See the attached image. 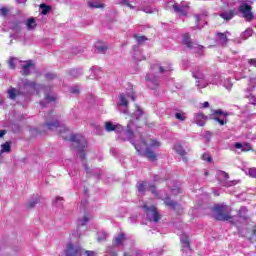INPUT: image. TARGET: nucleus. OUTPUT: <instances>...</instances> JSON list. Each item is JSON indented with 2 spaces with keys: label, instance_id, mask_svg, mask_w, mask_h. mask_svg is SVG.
Instances as JSON below:
<instances>
[{
  "label": "nucleus",
  "instance_id": "27",
  "mask_svg": "<svg viewBox=\"0 0 256 256\" xmlns=\"http://www.w3.org/2000/svg\"><path fill=\"white\" fill-rule=\"evenodd\" d=\"M134 39L137 41V43H139V45H141V43H145V41H148V38L146 36H139L137 34H135Z\"/></svg>",
  "mask_w": 256,
  "mask_h": 256
},
{
  "label": "nucleus",
  "instance_id": "62",
  "mask_svg": "<svg viewBox=\"0 0 256 256\" xmlns=\"http://www.w3.org/2000/svg\"><path fill=\"white\" fill-rule=\"evenodd\" d=\"M227 115H228V114H227V112H226V113H225V117H227Z\"/></svg>",
  "mask_w": 256,
  "mask_h": 256
},
{
  "label": "nucleus",
  "instance_id": "11",
  "mask_svg": "<svg viewBox=\"0 0 256 256\" xmlns=\"http://www.w3.org/2000/svg\"><path fill=\"white\" fill-rule=\"evenodd\" d=\"M235 149H240L242 152H247V151H253V147L251 146L250 143H239L236 142L234 144Z\"/></svg>",
  "mask_w": 256,
  "mask_h": 256
},
{
  "label": "nucleus",
  "instance_id": "2",
  "mask_svg": "<svg viewBox=\"0 0 256 256\" xmlns=\"http://www.w3.org/2000/svg\"><path fill=\"white\" fill-rule=\"evenodd\" d=\"M131 143L134 149H136L138 155H140V157H146L148 161H157L158 155L157 153H155L154 149H156V147H161V142L151 138H147L146 140L141 138V144L144 145L145 147L144 152H141V150L139 149V147H137V144H135V142Z\"/></svg>",
  "mask_w": 256,
  "mask_h": 256
},
{
  "label": "nucleus",
  "instance_id": "1",
  "mask_svg": "<svg viewBox=\"0 0 256 256\" xmlns=\"http://www.w3.org/2000/svg\"><path fill=\"white\" fill-rule=\"evenodd\" d=\"M69 131V128L63 127L62 129L59 130V135L64 139V141H71L72 143H75L73 146V149H78L79 154H80V159L82 161H85L87 159V140L85 137L79 135V134H74L70 136V139L63 135V133H67Z\"/></svg>",
  "mask_w": 256,
  "mask_h": 256
},
{
  "label": "nucleus",
  "instance_id": "19",
  "mask_svg": "<svg viewBox=\"0 0 256 256\" xmlns=\"http://www.w3.org/2000/svg\"><path fill=\"white\" fill-rule=\"evenodd\" d=\"M24 89H31L35 91L37 89V83L34 81L25 80L24 81Z\"/></svg>",
  "mask_w": 256,
  "mask_h": 256
},
{
  "label": "nucleus",
  "instance_id": "46",
  "mask_svg": "<svg viewBox=\"0 0 256 256\" xmlns=\"http://www.w3.org/2000/svg\"><path fill=\"white\" fill-rule=\"evenodd\" d=\"M98 241H107V234L103 233L102 236L98 238Z\"/></svg>",
  "mask_w": 256,
  "mask_h": 256
},
{
  "label": "nucleus",
  "instance_id": "49",
  "mask_svg": "<svg viewBox=\"0 0 256 256\" xmlns=\"http://www.w3.org/2000/svg\"><path fill=\"white\" fill-rule=\"evenodd\" d=\"M89 222V218L87 216H84L82 225H86Z\"/></svg>",
  "mask_w": 256,
  "mask_h": 256
},
{
  "label": "nucleus",
  "instance_id": "58",
  "mask_svg": "<svg viewBox=\"0 0 256 256\" xmlns=\"http://www.w3.org/2000/svg\"><path fill=\"white\" fill-rule=\"evenodd\" d=\"M229 219V215H225V221H227Z\"/></svg>",
  "mask_w": 256,
  "mask_h": 256
},
{
  "label": "nucleus",
  "instance_id": "51",
  "mask_svg": "<svg viewBox=\"0 0 256 256\" xmlns=\"http://www.w3.org/2000/svg\"><path fill=\"white\" fill-rule=\"evenodd\" d=\"M202 107H203L204 109H207V107H209V102H204V103L202 104Z\"/></svg>",
  "mask_w": 256,
  "mask_h": 256
},
{
  "label": "nucleus",
  "instance_id": "20",
  "mask_svg": "<svg viewBox=\"0 0 256 256\" xmlns=\"http://www.w3.org/2000/svg\"><path fill=\"white\" fill-rule=\"evenodd\" d=\"M229 174L225 173V187H233V185H237L238 183H240L239 180H233V181H229Z\"/></svg>",
  "mask_w": 256,
  "mask_h": 256
},
{
  "label": "nucleus",
  "instance_id": "63",
  "mask_svg": "<svg viewBox=\"0 0 256 256\" xmlns=\"http://www.w3.org/2000/svg\"><path fill=\"white\" fill-rule=\"evenodd\" d=\"M226 35H229V32H226Z\"/></svg>",
  "mask_w": 256,
  "mask_h": 256
},
{
  "label": "nucleus",
  "instance_id": "7",
  "mask_svg": "<svg viewBox=\"0 0 256 256\" xmlns=\"http://www.w3.org/2000/svg\"><path fill=\"white\" fill-rule=\"evenodd\" d=\"M44 127H47L49 131H55V129H59L61 127V124L59 123V120L53 116V111L49 113V118L44 123Z\"/></svg>",
  "mask_w": 256,
  "mask_h": 256
},
{
  "label": "nucleus",
  "instance_id": "45",
  "mask_svg": "<svg viewBox=\"0 0 256 256\" xmlns=\"http://www.w3.org/2000/svg\"><path fill=\"white\" fill-rule=\"evenodd\" d=\"M45 99L47 100V101H55V97H53V96H51V95H49V94H47L46 96H45Z\"/></svg>",
  "mask_w": 256,
  "mask_h": 256
},
{
  "label": "nucleus",
  "instance_id": "60",
  "mask_svg": "<svg viewBox=\"0 0 256 256\" xmlns=\"http://www.w3.org/2000/svg\"><path fill=\"white\" fill-rule=\"evenodd\" d=\"M183 200V196H179V201H182Z\"/></svg>",
  "mask_w": 256,
  "mask_h": 256
},
{
  "label": "nucleus",
  "instance_id": "35",
  "mask_svg": "<svg viewBox=\"0 0 256 256\" xmlns=\"http://www.w3.org/2000/svg\"><path fill=\"white\" fill-rule=\"evenodd\" d=\"M202 159L203 161H207V163H213V157L209 154H203Z\"/></svg>",
  "mask_w": 256,
  "mask_h": 256
},
{
  "label": "nucleus",
  "instance_id": "16",
  "mask_svg": "<svg viewBox=\"0 0 256 256\" xmlns=\"http://www.w3.org/2000/svg\"><path fill=\"white\" fill-rule=\"evenodd\" d=\"M252 35H253V29L248 28L244 32L241 33L240 38L243 41H247V39H249V37H251Z\"/></svg>",
  "mask_w": 256,
  "mask_h": 256
},
{
  "label": "nucleus",
  "instance_id": "25",
  "mask_svg": "<svg viewBox=\"0 0 256 256\" xmlns=\"http://www.w3.org/2000/svg\"><path fill=\"white\" fill-rule=\"evenodd\" d=\"M27 27H28L29 31H31L32 29H35V27H37V23L35 22V18H29L28 19Z\"/></svg>",
  "mask_w": 256,
  "mask_h": 256
},
{
  "label": "nucleus",
  "instance_id": "23",
  "mask_svg": "<svg viewBox=\"0 0 256 256\" xmlns=\"http://www.w3.org/2000/svg\"><path fill=\"white\" fill-rule=\"evenodd\" d=\"M1 147V153H11V142H5Z\"/></svg>",
  "mask_w": 256,
  "mask_h": 256
},
{
  "label": "nucleus",
  "instance_id": "37",
  "mask_svg": "<svg viewBox=\"0 0 256 256\" xmlns=\"http://www.w3.org/2000/svg\"><path fill=\"white\" fill-rule=\"evenodd\" d=\"M121 5H125L126 7H129L130 9H135V6H133L129 1L122 0Z\"/></svg>",
  "mask_w": 256,
  "mask_h": 256
},
{
  "label": "nucleus",
  "instance_id": "26",
  "mask_svg": "<svg viewBox=\"0 0 256 256\" xmlns=\"http://www.w3.org/2000/svg\"><path fill=\"white\" fill-rule=\"evenodd\" d=\"M88 6L90 7V9H104L105 8V4H99V3H93V2H89Z\"/></svg>",
  "mask_w": 256,
  "mask_h": 256
},
{
  "label": "nucleus",
  "instance_id": "30",
  "mask_svg": "<svg viewBox=\"0 0 256 256\" xmlns=\"http://www.w3.org/2000/svg\"><path fill=\"white\" fill-rule=\"evenodd\" d=\"M119 99H120V105H122L123 107H127L129 105V101H127L125 94H120Z\"/></svg>",
  "mask_w": 256,
  "mask_h": 256
},
{
  "label": "nucleus",
  "instance_id": "54",
  "mask_svg": "<svg viewBox=\"0 0 256 256\" xmlns=\"http://www.w3.org/2000/svg\"><path fill=\"white\" fill-rule=\"evenodd\" d=\"M217 35H219L220 37H224L225 36V34L221 33V32H218Z\"/></svg>",
  "mask_w": 256,
  "mask_h": 256
},
{
  "label": "nucleus",
  "instance_id": "15",
  "mask_svg": "<svg viewBox=\"0 0 256 256\" xmlns=\"http://www.w3.org/2000/svg\"><path fill=\"white\" fill-rule=\"evenodd\" d=\"M95 47L100 53H105V51L109 49L107 45H105V43L101 40L96 41Z\"/></svg>",
  "mask_w": 256,
  "mask_h": 256
},
{
  "label": "nucleus",
  "instance_id": "22",
  "mask_svg": "<svg viewBox=\"0 0 256 256\" xmlns=\"http://www.w3.org/2000/svg\"><path fill=\"white\" fill-rule=\"evenodd\" d=\"M176 153L180 155V157H185L187 155V152H185V149H183V146L181 144H178L174 147Z\"/></svg>",
  "mask_w": 256,
  "mask_h": 256
},
{
  "label": "nucleus",
  "instance_id": "12",
  "mask_svg": "<svg viewBox=\"0 0 256 256\" xmlns=\"http://www.w3.org/2000/svg\"><path fill=\"white\" fill-rule=\"evenodd\" d=\"M119 127H121V125H115L111 121L104 122V129H105V131H107V133L117 131V129H119Z\"/></svg>",
  "mask_w": 256,
  "mask_h": 256
},
{
  "label": "nucleus",
  "instance_id": "42",
  "mask_svg": "<svg viewBox=\"0 0 256 256\" xmlns=\"http://www.w3.org/2000/svg\"><path fill=\"white\" fill-rule=\"evenodd\" d=\"M175 117L179 120V121H185V116L181 113H176Z\"/></svg>",
  "mask_w": 256,
  "mask_h": 256
},
{
  "label": "nucleus",
  "instance_id": "52",
  "mask_svg": "<svg viewBox=\"0 0 256 256\" xmlns=\"http://www.w3.org/2000/svg\"><path fill=\"white\" fill-rule=\"evenodd\" d=\"M71 93H74V94H79V90L77 88H74Z\"/></svg>",
  "mask_w": 256,
  "mask_h": 256
},
{
  "label": "nucleus",
  "instance_id": "32",
  "mask_svg": "<svg viewBox=\"0 0 256 256\" xmlns=\"http://www.w3.org/2000/svg\"><path fill=\"white\" fill-rule=\"evenodd\" d=\"M246 175H248L252 179H256V168L255 167L249 168L248 172H246Z\"/></svg>",
  "mask_w": 256,
  "mask_h": 256
},
{
  "label": "nucleus",
  "instance_id": "34",
  "mask_svg": "<svg viewBox=\"0 0 256 256\" xmlns=\"http://www.w3.org/2000/svg\"><path fill=\"white\" fill-rule=\"evenodd\" d=\"M37 203H39V197L35 198L34 200L28 203V209H33V207H35Z\"/></svg>",
  "mask_w": 256,
  "mask_h": 256
},
{
  "label": "nucleus",
  "instance_id": "28",
  "mask_svg": "<svg viewBox=\"0 0 256 256\" xmlns=\"http://www.w3.org/2000/svg\"><path fill=\"white\" fill-rule=\"evenodd\" d=\"M134 115H135L137 121H141V119H143V116H144L143 110H141V108L137 107Z\"/></svg>",
  "mask_w": 256,
  "mask_h": 256
},
{
  "label": "nucleus",
  "instance_id": "4",
  "mask_svg": "<svg viewBox=\"0 0 256 256\" xmlns=\"http://www.w3.org/2000/svg\"><path fill=\"white\" fill-rule=\"evenodd\" d=\"M170 192L171 195H168L164 198V205H166V207H169V209L174 211L176 215H181V211H183V206H181V204L178 201L171 197L172 195H181L183 191L181 190V188H179L178 185H175L174 188L170 189Z\"/></svg>",
  "mask_w": 256,
  "mask_h": 256
},
{
  "label": "nucleus",
  "instance_id": "21",
  "mask_svg": "<svg viewBox=\"0 0 256 256\" xmlns=\"http://www.w3.org/2000/svg\"><path fill=\"white\" fill-rule=\"evenodd\" d=\"M31 67H33V62H31V61H28L26 64H24L22 66V70H23L22 75H24V76L29 75V69H31Z\"/></svg>",
  "mask_w": 256,
  "mask_h": 256
},
{
  "label": "nucleus",
  "instance_id": "39",
  "mask_svg": "<svg viewBox=\"0 0 256 256\" xmlns=\"http://www.w3.org/2000/svg\"><path fill=\"white\" fill-rule=\"evenodd\" d=\"M85 256H97V252L92 251V250H86L84 252Z\"/></svg>",
  "mask_w": 256,
  "mask_h": 256
},
{
  "label": "nucleus",
  "instance_id": "6",
  "mask_svg": "<svg viewBox=\"0 0 256 256\" xmlns=\"http://www.w3.org/2000/svg\"><path fill=\"white\" fill-rule=\"evenodd\" d=\"M216 221H225V205L216 204L211 209Z\"/></svg>",
  "mask_w": 256,
  "mask_h": 256
},
{
  "label": "nucleus",
  "instance_id": "59",
  "mask_svg": "<svg viewBox=\"0 0 256 256\" xmlns=\"http://www.w3.org/2000/svg\"><path fill=\"white\" fill-rule=\"evenodd\" d=\"M124 256H131L128 252H124Z\"/></svg>",
  "mask_w": 256,
  "mask_h": 256
},
{
  "label": "nucleus",
  "instance_id": "61",
  "mask_svg": "<svg viewBox=\"0 0 256 256\" xmlns=\"http://www.w3.org/2000/svg\"><path fill=\"white\" fill-rule=\"evenodd\" d=\"M137 255H138V256H141V253H140V252H137Z\"/></svg>",
  "mask_w": 256,
  "mask_h": 256
},
{
  "label": "nucleus",
  "instance_id": "18",
  "mask_svg": "<svg viewBox=\"0 0 256 256\" xmlns=\"http://www.w3.org/2000/svg\"><path fill=\"white\" fill-rule=\"evenodd\" d=\"M20 94H21V92L17 91L13 87H10V89L8 90L9 98L12 99L13 101H15L17 99V95H20Z\"/></svg>",
  "mask_w": 256,
  "mask_h": 256
},
{
  "label": "nucleus",
  "instance_id": "44",
  "mask_svg": "<svg viewBox=\"0 0 256 256\" xmlns=\"http://www.w3.org/2000/svg\"><path fill=\"white\" fill-rule=\"evenodd\" d=\"M249 65H251L252 67H256V59H250L248 60Z\"/></svg>",
  "mask_w": 256,
  "mask_h": 256
},
{
  "label": "nucleus",
  "instance_id": "3",
  "mask_svg": "<svg viewBox=\"0 0 256 256\" xmlns=\"http://www.w3.org/2000/svg\"><path fill=\"white\" fill-rule=\"evenodd\" d=\"M223 117H225V112L223 110H211L209 117L203 113L195 114L194 121L197 125H199V127H204L205 121H207V119L218 123V125H225V120Z\"/></svg>",
  "mask_w": 256,
  "mask_h": 256
},
{
  "label": "nucleus",
  "instance_id": "40",
  "mask_svg": "<svg viewBox=\"0 0 256 256\" xmlns=\"http://www.w3.org/2000/svg\"><path fill=\"white\" fill-rule=\"evenodd\" d=\"M0 13H1V15H3V17H7L9 10L6 7H3L0 9Z\"/></svg>",
  "mask_w": 256,
  "mask_h": 256
},
{
  "label": "nucleus",
  "instance_id": "38",
  "mask_svg": "<svg viewBox=\"0 0 256 256\" xmlns=\"http://www.w3.org/2000/svg\"><path fill=\"white\" fill-rule=\"evenodd\" d=\"M231 87H233V82H231V78H229L228 80H226V89L228 91H231Z\"/></svg>",
  "mask_w": 256,
  "mask_h": 256
},
{
  "label": "nucleus",
  "instance_id": "56",
  "mask_svg": "<svg viewBox=\"0 0 256 256\" xmlns=\"http://www.w3.org/2000/svg\"><path fill=\"white\" fill-rule=\"evenodd\" d=\"M240 211H247V208L242 207V208L240 209Z\"/></svg>",
  "mask_w": 256,
  "mask_h": 256
},
{
  "label": "nucleus",
  "instance_id": "9",
  "mask_svg": "<svg viewBox=\"0 0 256 256\" xmlns=\"http://www.w3.org/2000/svg\"><path fill=\"white\" fill-rule=\"evenodd\" d=\"M66 256H82L81 247L74 246L73 243H68L65 249Z\"/></svg>",
  "mask_w": 256,
  "mask_h": 256
},
{
  "label": "nucleus",
  "instance_id": "13",
  "mask_svg": "<svg viewBox=\"0 0 256 256\" xmlns=\"http://www.w3.org/2000/svg\"><path fill=\"white\" fill-rule=\"evenodd\" d=\"M123 241H125V232H120L118 236L113 239L114 247H121Z\"/></svg>",
  "mask_w": 256,
  "mask_h": 256
},
{
  "label": "nucleus",
  "instance_id": "24",
  "mask_svg": "<svg viewBox=\"0 0 256 256\" xmlns=\"http://www.w3.org/2000/svg\"><path fill=\"white\" fill-rule=\"evenodd\" d=\"M40 9H42V15H49L51 13V6L47 4H41Z\"/></svg>",
  "mask_w": 256,
  "mask_h": 256
},
{
  "label": "nucleus",
  "instance_id": "17",
  "mask_svg": "<svg viewBox=\"0 0 256 256\" xmlns=\"http://www.w3.org/2000/svg\"><path fill=\"white\" fill-rule=\"evenodd\" d=\"M169 71H172L171 63L164 62L163 65L159 66V73H167Z\"/></svg>",
  "mask_w": 256,
  "mask_h": 256
},
{
  "label": "nucleus",
  "instance_id": "47",
  "mask_svg": "<svg viewBox=\"0 0 256 256\" xmlns=\"http://www.w3.org/2000/svg\"><path fill=\"white\" fill-rule=\"evenodd\" d=\"M195 48L197 49V51H200V53H203V45H197Z\"/></svg>",
  "mask_w": 256,
  "mask_h": 256
},
{
  "label": "nucleus",
  "instance_id": "31",
  "mask_svg": "<svg viewBox=\"0 0 256 256\" xmlns=\"http://www.w3.org/2000/svg\"><path fill=\"white\" fill-rule=\"evenodd\" d=\"M138 192L139 193H145L146 189H147V182H141L138 186H137Z\"/></svg>",
  "mask_w": 256,
  "mask_h": 256
},
{
  "label": "nucleus",
  "instance_id": "5",
  "mask_svg": "<svg viewBox=\"0 0 256 256\" xmlns=\"http://www.w3.org/2000/svg\"><path fill=\"white\" fill-rule=\"evenodd\" d=\"M143 209L148 221H153L154 223H159V221H161V215L155 206H148L147 204H144Z\"/></svg>",
  "mask_w": 256,
  "mask_h": 256
},
{
  "label": "nucleus",
  "instance_id": "41",
  "mask_svg": "<svg viewBox=\"0 0 256 256\" xmlns=\"http://www.w3.org/2000/svg\"><path fill=\"white\" fill-rule=\"evenodd\" d=\"M10 69H15V60L13 58H10L8 61Z\"/></svg>",
  "mask_w": 256,
  "mask_h": 256
},
{
  "label": "nucleus",
  "instance_id": "43",
  "mask_svg": "<svg viewBox=\"0 0 256 256\" xmlns=\"http://www.w3.org/2000/svg\"><path fill=\"white\" fill-rule=\"evenodd\" d=\"M150 191L151 193H153V195H157V186H155L154 184L150 185Z\"/></svg>",
  "mask_w": 256,
  "mask_h": 256
},
{
  "label": "nucleus",
  "instance_id": "53",
  "mask_svg": "<svg viewBox=\"0 0 256 256\" xmlns=\"http://www.w3.org/2000/svg\"><path fill=\"white\" fill-rule=\"evenodd\" d=\"M46 79H53V75H51V74H46Z\"/></svg>",
  "mask_w": 256,
  "mask_h": 256
},
{
  "label": "nucleus",
  "instance_id": "64",
  "mask_svg": "<svg viewBox=\"0 0 256 256\" xmlns=\"http://www.w3.org/2000/svg\"><path fill=\"white\" fill-rule=\"evenodd\" d=\"M205 175H208V173H207V172H205Z\"/></svg>",
  "mask_w": 256,
  "mask_h": 256
},
{
  "label": "nucleus",
  "instance_id": "57",
  "mask_svg": "<svg viewBox=\"0 0 256 256\" xmlns=\"http://www.w3.org/2000/svg\"><path fill=\"white\" fill-rule=\"evenodd\" d=\"M220 17H222V19H225V13H222Z\"/></svg>",
  "mask_w": 256,
  "mask_h": 256
},
{
  "label": "nucleus",
  "instance_id": "8",
  "mask_svg": "<svg viewBox=\"0 0 256 256\" xmlns=\"http://www.w3.org/2000/svg\"><path fill=\"white\" fill-rule=\"evenodd\" d=\"M251 6L248 4H242L239 7V11L240 13H242L244 19H246V21H253L254 19V15L253 12H251Z\"/></svg>",
  "mask_w": 256,
  "mask_h": 256
},
{
  "label": "nucleus",
  "instance_id": "33",
  "mask_svg": "<svg viewBox=\"0 0 256 256\" xmlns=\"http://www.w3.org/2000/svg\"><path fill=\"white\" fill-rule=\"evenodd\" d=\"M126 135H127L129 140H131V139H133V137H135V133L133 132V130H131L129 128V125H127Z\"/></svg>",
  "mask_w": 256,
  "mask_h": 256
},
{
  "label": "nucleus",
  "instance_id": "14",
  "mask_svg": "<svg viewBox=\"0 0 256 256\" xmlns=\"http://www.w3.org/2000/svg\"><path fill=\"white\" fill-rule=\"evenodd\" d=\"M183 43L188 49H193V41H191V35L189 33L183 35Z\"/></svg>",
  "mask_w": 256,
  "mask_h": 256
},
{
  "label": "nucleus",
  "instance_id": "55",
  "mask_svg": "<svg viewBox=\"0 0 256 256\" xmlns=\"http://www.w3.org/2000/svg\"><path fill=\"white\" fill-rule=\"evenodd\" d=\"M56 201H63V198L62 197H57Z\"/></svg>",
  "mask_w": 256,
  "mask_h": 256
},
{
  "label": "nucleus",
  "instance_id": "36",
  "mask_svg": "<svg viewBox=\"0 0 256 256\" xmlns=\"http://www.w3.org/2000/svg\"><path fill=\"white\" fill-rule=\"evenodd\" d=\"M234 15H235V13L233 11L226 12L225 13L226 21H229V20L233 19Z\"/></svg>",
  "mask_w": 256,
  "mask_h": 256
},
{
  "label": "nucleus",
  "instance_id": "48",
  "mask_svg": "<svg viewBox=\"0 0 256 256\" xmlns=\"http://www.w3.org/2000/svg\"><path fill=\"white\" fill-rule=\"evenodd\" d=\"M4 135H7V130H0V139L3 138Z\"/></svg>",
  "mask_w": 256,
  "mask_h": 256
},
{
  "label": "nucleus",
  "instance_id": "50",
  "mask_svg": "<svg viewBox=\"0 0 256 256\" xmlns=\"http://www.w3.org/2000/svg\"><path fill=\"white\" fill-rule=\"evenodd\" d=\"M130 97H131L132 101L135 102V99H136L135 98V91H133V90L131 91Z\"/></svg>",
  "mask_w": 256,
  "mask_h": 256
},
{
  "label": "nucleus",
  "instance_id": "29",
  "mask_svg": "<svg viewBox=\"0 0 256 256\" xmlns=\"http://www.w3.org/2000/svg\"><path fill=\"white\" fill-rule=\"evenodd\" d=\"M181 243L185 245L188 249H191V241L189 240V236L183 235V239H181Z\"/></svg>",
  "mask_w": 256,
  "mask_h": 256
},
{
  "label": "nucleus",
  "instance_id": "10",
  "mask_svg": "<svg viewBox=\"0 0 256 256\" xmlns=\"http://www.w3.org/2000/svg\"><path fill=\"white\" fill-rule=\"evenodd\" d=\"M173 9L175 13H179L182 17H187V9H189V4H181L175 3L173 4Z\"/></svg>",
  "mask_w": 256,
  "mask_h": 256
}]
</instances>
